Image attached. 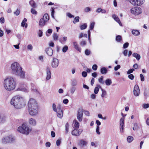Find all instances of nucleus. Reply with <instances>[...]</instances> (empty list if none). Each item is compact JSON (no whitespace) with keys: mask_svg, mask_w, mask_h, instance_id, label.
<instances>
[{"mask_svg":"<svg viewBox=\"0 0 149 149\" xmlns=\"http://www.w3.org/2000/svg\"><path fill=\"white\" fill-rule=\"evenodd\" d=\"M10 103L16 109H20L25 105L24 98L19 95L13 97L11 100Z\"/></svg>","mask_w":149,"mask_h":149,"instance_id":"f257e3e1","label":"nucleus"},{"mask_svg":"<svg viewBox=\"0 0 149 149\" xmlns=\"http://www.w3.org/2000/svg\"><path fill=\"white\" fill-rule=\"evenodd\" d=\"M29 111V114L32 116H36L38 113V105L36 100L31 98L28 104Z\"/></svg>","mask_w":149,"mask_h":149,"instance_id":"f03ea898","label":"nucleus"},{"mask_svg":"<svg viewBox=\"0 0 149 149\" xmlns=\"http://www.w3.org/2000/svg\"><path fill=\"white\" fill-rule=\"evenodd\" d=\"M11 68L13 73L15 75L21 78H25V72L22 70V68L18 63L15 62L13 63L11 65Z\"/></svg>","mask_w":149,"mask_h":149,"instance_id":"7ed1b4c3","label":"nucleus"},{"mask_svg":"<svg viewBox=\"0 0 149 149\" xmlns=\"http://www.w3.org/2000/svg\"><path fill=\"white\" fill-rule=\"evenodd\" d=\"M16 85V81L13 77H7L4 80V87L7 91H11L14 90L15 88Z\"/></svg>","mask_w":149,"mask_h":149,"instance_id":"20e7f679","label":"nucleus"},{"mask_svg":"<svg viewBox=\"0 0 149 149\" xmlns=\"http://www.w3.org/2000/svg\"><path fill=\"white\" fill-rule=\"evenodd\" d=\"M17 130L21 133L28 135L31 131V129L26 124H23L21 127H19L18 128Z\"/></svg>","mask_w":149,"mask_h":149,"instance_id":"39448f33","label":"nucleus"},{"mask_svg":"<svg viewBox=\"0 0 149 149\" xmlns=\"http://www.w3.org/2000/svg\"><path fill=\"white\" fill-rule=\"evenodd\" d=\"M14 140V139L13 136L11 135H9L3 138L2 140V142L3 144L11 143Z\"/></svg>","mask_w":149,"mask_h":149,"instance_id":"423d86ee","label":"nucleus"},{"mask_svg":"<svg viewBox=\"0 0 149 149\" xmlns=\"http://www.w3.org/2000/svg\"><path fill=\"white\" fill-rule=\"evenodd\" d=\"M130 12L135 15H137L142 13V10L140 7H135L131 8Z\"/></svg>","mask_w":149,"mask_h":149,"instance_id":"0eeeda50","label":"nucleus"},{"mask_svg":"<svg viewBox=\"0 0 149 149\" xmlns=\"http://www.w3.org/2000/svg\"><path fill=\"white\" fill-rule=\"evenodd\" d=\"M17 90L24 91L25 92H27L29 91L27 84L25 83L20 84L19 87L17 89Z\"/></svg>","mask_w":149,"mask_h":149,"instance_id":"6e6552de","label":"nucleus"},{"mask_svg":"<svg viewBox=\"0 0 149 149\" xmlns=\"http://www.w3.org/2000/svg\"><path fill=\"white\" fill-rule=\"evenodd\" d=\"M145 2L144 0H130V2L133 5L135 6H141Z\"/></svg>","mask_w":149,"mask_h":149,"instance_id":"1a4fd4ad","label":"nucleus"},{"mask_svg":"<svg viewBox=\"0 0 149 149\" xmlns=\"http://www.w3.org/2000/svg\"><path fill=\"white\" fill-rule=\"evenodd\" d=\"M83 111L82 109H79L77 113V117L78 120L81 122L83 120Z\"/></svg>","mask_w":149,"mask_h":149,"instance_id":"9d476101","label":"nucleus"},{"mask_svg":"<svg viewBox=\"0 0 149 149\" xmlns=\"http://www.w3.org/2000/svg\"><path fill=\"white\" fill-rule=\"evenodd\" d=\"M140 93V91L139 86L137 85H135L134 88V95L135 96L137 97L139 96V95Z\"/></svg>","mask_w":149,"mask_h":149,"instance_id":"9b49d317","label":"nucleus"},{"mask_svg":"<svg viewBox=\"0 0 149 149\" xmlns=\"http://www.w3.org/2000/svg\"><path fill=\"white\" fill-rule=\"evenodd\" d=\"M46 79L48 80L50 79L51 77V73L50 68L47 66L46 68Z\"/></svg>","mask_w":149,"mask_h":149,"instance_id":"f8f14e48","label":"nucleus"},{"mask_svg":"<svg viewBox=\"0 0 149 149\" xmlns=\"http://www.w3.org/2000/svg\"><path fill=\"white\" fill-rule=\"evenodd\" d=\"M59 61L58 59L54 58L52 63V66L53 68H56L58 65Z\"/></svg>","mask_w":149,"mask_h":149,"instance_id":"ddd939ff","label":"nucleus"},{"mask_svg":"<svg viewBox=\"0 0 149 149\" xmlns=\"http://www.w3.org/2000/svg\"><path fill=\"white\" fill-rule=\"evenodd\" d=\"M46 53L49 56H51L53 54V49L50 47L47 48L45 50Z\"/></svg>","mask_w":149,"mask_h":149,"instance_id":"4468645a","label":"nucleus"},{"mask_svg":"<svg viewBox=\"0 0 149 149\" xmlns=\"http://www.w3.org/2000/svg\"><path fill=\"white\" fill-rule=\"evenodd\" d=\"M73 45L74 48L77 50L81 52V49L79 47V45L76 42H73Z\"/></svg>","mask_w":149,"mask_h":149,"instance_id":"2eb2a0df","label":"nucleus"},{"mask_svg":"<svg viewBox=\"0 0 149 149\" xmlns=\"http://www.w3.org/2000/svg\"><path fill=\"white\" fill-rule=\"evenodd\" d=\"M29 123L30 125L35 126L36 124V121L34 119L31 118L29 120Z\"/></svg>","mask_w":149,"mask_h":149,"instance_id":"dca6fc26","label":"nucleus"},{"mask_svg":"<svg viewBox=\"0 0 149 149\" xmlns=\"http://www.w3.org/2000/svg\"><path fill=\"white\" fill-rule=\"evenodd\" d=\"M87 144L86 141H84L83 139L80 140L78 143V145L80 146L83 147L84 146H86Z\"/></svg>","mask_w":149,"mask_h":149,"instance_id":"f3484780","label":"nucleus"},{"mask_svg":"<svg viewBox=\"0 0 149 149\" xmlns=\"http://www.w3.org/2000/svg\"><path fill=\"white\" fill-rule=\"evenodd\" d=\"M112 17L120 26L122 25V24L121 23L117 15H113L112 16Z\"/></svg>","mask_w":149,"mask_h":149,"instance_id":"a211bd4d","label":"nucleus"},{"mask_svg":"<svg viewBox=\"0 0 149 149\" xmlns=\"http://www.w3.org/2000/svg\"><path fill=\"white\" fill-rule=\"evenodd\" d=\"M72 134L73 135L78 136L81 133H80L78 130L74 129L72 131Z\"/></svg>","mask_w":149,"mask_h":149,"instance_id":"6ab92c4d","label":"nucleus"},{"mask_svg":"<svg viewBox=\"0 0 149 149\" xmlns=\"http://www.w3.org/2000/svg\"><path fill=\"white\" fill-rule=\"evenodd\" d=\"M56 112L57 115L58 117L61 118L63 116V113L62 110L57 111Z\"/></svg>","mask_w":149,"mask_h":149,"instance_id":"aec40b11","label":"nucleus"},{"mask_svg":"<svg viewBox=\"0 0 149 149\" xmlns=\"http://www.w3.org/2000/svg\"><path fill=\"white\" fill-rule=\"evenodd\" d=\"M46 22L45 19L42 18L40 20L39 23V25L40 26H43L45 24Z\"/></svg>","mask_w":149,"mask_h":149,"instance_id":"412c9836","label":"nucleus"},{"mask_svg":"<svg viewBox=\"0 0 149 149\" xmlns=\"http://www.w3.org/2000/svg\"><path fill=\"white\" fill-rule=\"evenodd\" d=\"M96 86L94 90V93L95 94H97L98 93L99 91V88L101 89L102 88L101 86L99 84L96 85Z\"/></svg>","mask_w":149,"mask_h":149,"instance_id":"4be33fe9","label":"nucleus"},{"mask_svg":"<svg viewBox=\"0 0 149 149\" xmlns=\"http://www.w3.org/2000/svg\"><path fill=\"white\" fill-rule=\"evenodd\" d=\"M30 5L33 8H36L37 7L36 5L35 2L33 0H31L29 2Z\"/></svg>","mask_w":149,"mask_h":149,"instance_id":"5701e85b","label":"nucleus"},{"mask_svg":"<svg viewBox=\"0 0 149 149\" xmlns=\"http://www.w3.org/2000/svg\"><path fill=\"white\" fill-rule=\"evenodd\" d=\"M133 56L136 58L137 60H139L141 58L140 56L136 53H134L132 54Z\"/></svg>","mask_w":149,"mask_h":149,"instance_id":"b1692460","label":"nucleus"},{"mask_svg":"<svg viewBox=\"0 0 149 149\" xmlns=\"http://www.w3.org/2000/svg\"><path fill=\"white\" fill-rule=\"evenodd\" d=\"M27 21V19L24 18L23 20L22 21V22L21 23V26L22 27H24L25 25V27L26 28L27 27V24H26V23Z\"/></svg>","mask_w":149,"mask_h":149,"instance_id":"393cba45","label":"nucleus"},{"mask_svg":"<svg viewBox=\"0 0 149 149\" xmlns=\"http://www.w3.org/2000/svg\"><path fill=\"white\" fill-rule=\"evenodd\" d=\"M73 123L74 124V125L75 128H78L79 127V123L77 120H74L73 121Z\"/></svg>","mask_w":149,"mask_h":149,"instance_id":"a878e982","label":"nucleus"},{"mask_svg":"<svg viewBox=\"0 0 149 149\" xmlns=\"http://www.w3.org/2000/svg\"><path fill=\"white\" fill-rule=\"evenodd\" d=\"M132 32V34L134 36H138L140 34V32L136 30H133Z\"/></svg>","mask_w":149,"mask_h":149,"instance_id":"bb28decb","label":"nucleus"},{"mask_svg":"<svg viewBox=\"0 0 149 149\" xmlns=\"http://www.w3.org/2000/svg\"><path fill=\"white\" fill-rule=\"evenodd\" d=\"M100 72L102 74H106L107 72V70L105 67H103L101 69Z\"/></svg>","mask_w":149,"mask_h":149,"instance_id":"cd10ccee","label":"nucleus"},{"mask_svg":"<svg viewBox=\"0 0 149 149\" xmlns=\"http://www.w3.org/2000/svg\"><path fill=\"white\" fill-rule=\"evenodd\" d=\"M6 120V117L2 115H0V123H3Z\"/></svg>","mask_w":149,"mask_h":149,"instance_id":"c85d7f7f","label":"nucleus"},{"mask_svg":"<svg viewBox=\"0 0 149 149\" xmlns=\"http://www.w3.org/2000/svg\"><path fill=\"white\" fill-rule=\"evenodd\" d=\"M42 18L45 19L46 22H47L49 19V17L48 14H45L43 16Z\"/></svg>","mask_w":149,"mask_h":149,"instance_id":"c756f323","label":"nucleus"},{"mask_svg":"<svg viewBox=\"0 0 149 149\" xmlns=\"http://www.w3.org/2000/svg\"><path fill=\"white\" fill-rule=\"evenodd\" d=\"M122 40V37L120 35H118L116 37V40L118 42H120Z\"/></svg>","mask_w":149,"mask_h":149,"instance_id":"7c9ffc66","label":"nucleus"},{"mask_svg":"<svg viewBox=\"0 0 149 149\" xmlns=\"http://www.w3.org/2000/svg\"><path fill=\"white\" fill-rule=\"evenodd\" d=\"M105 83L107 85L109 86L111 84L112 81L111 79H107L106 80Z\"/></svg>","mask_w":149,"mask_h":149,"instance_id":"2f4dec72","label":"nucleus"},{"mask_svg":"<svg viewBox=\"0 0 149 149\" xmlns=\"http://www.w3.org/2000/svg\"><path fill=\"white\" fill-rule=\"evenodd\" d=\"M87 25L86 23L81 25L80 26V28L81 30H84L86 28Z\"/></svg>","mask_w":149,"mask_h":149,"instance_id":"473e14b6","label":"nucleus"},{"mask_svg":"<svg viewBox=\"0 0 149 149\" xmlns=\"http://www.w3.org/2000/svg\"><path fill=\"white\" fill-rule=\"evenodd\" d=\"M31 89L33 92H36L37 91V90L36 89V87L34 84H31Z\"/></svg>","mask_w":149,"mask_h":149,"instance_id":"72a5a7b5","label":"nucleus"},{"mask_svg":"<svg viewBox=\"0 0 149 149\" xmlns=\"http://www.w3.org/2000/svg\"><path fill=\"white\" fill-rule=\"evenodd\" d=\"M101 90L102 92V94L101 95V97H103L107 95V93L106 91L102 88H101Z\"/></svg>","mask_w":149,"mask_h":149,"instance_id":"f704fd0d","label":"nucleus"},{"mask_svg":"<svg viewBox=\"0 0 149 149\" xmlns=\"http://www.w3.org/2000/svg\"><path fill=\"white\" fill-rule=\"evenodd\" d=\"M53 39L54 40L57 41L58 39V36L57 33H54L53 34Z\"/></svg>","mask_w":149,"mask_h":149,"instance_id":"c9c22d12","label":"nucleus"},{"mask_svg":"<svg viewBox=\"0 0 149 149\" xmlns=\"http://www.w3.org/2000/svg\"><path fill=\"white\" fill-rule=\"evenodd\" d=\"M133 140V138L132 136H128L127 139V141L129 143L131 142Z\"/></svg>","mask_w":149,"mask_h":149,"instance_id":"e433bc0d","label":"nucleus"},{"mask_svg":"<svg viewBox=\"0 0 149 149\" xmlns=\"http://www.w3.org/2000/svg\"><path fill=\"white\" fill-rule=\"evenodd\" d=\"M95 23L94 22H92L90 23V29L91 30H92L93 29Z\"/></svg>","mask_w":149,"mask_h":149,"instance_id":"4c0bfd02","label":"nucleus"},{"mask_svg":"<svg viewBox=\"0 0 149 149\" xmlns=\"http://www.w3.org/2000/svg\"><path fill=\"white\" fill-rule=\"evenodd\" d=\"M67 38L66 37H64L63 38V40L61 39L60 38L59 39L60 42L62 44H63V41H65L67 40Z\"/></svg>","mask_w":149,"mask_h":149,"instance_id":"58836bf2","label":"nucleus"},{"mask_svg":"<svg viewBox=\"0 0 149 149\" xmlns=\"http://www.w3.org/2000/svg\"><path fill=\"white\" fill-rule=\"evenodd\" d=\"M76 88L74 87H72L70 89V93L71 94H73L76 90Z\"/></svg>","mask_w":149,"mask_h":149,"instance_id":"ea45409f","label":"nucleus"},{"mask_svg":"<svg viewBox=\"0 0 149 149\" xmlns=\"http://www.w3.org/2000/svg\"><path fill=\"white\" fill-rule=\"evenodd\" d=\"M79 16H77L75 17L74 19V21H73L74 24H75L76 22H79Z\"/></svg>","mask_w":149,"mask_h":149,"instance_id":"a19ab883","label":"nucleus"},{"mask_svg":"<svg viewBox=\"0 0 149 149\" xmlns=\"http://www.w3.org/2000/svg\"><path fill=\"white\" fill-rule=\"evenodd\" d=\"M68 49V47L67 46H64L62 49V52L64 53L66 52Z\"/></svg>","mask_w":149,"mask_h":149,"instance_id":"79ce46f5","label":"nucleus"},{"mask_svg":"<svg viewBox=\"0 0 149 149\" xmlns=\"http://www.w3.org/2000/svg\"><path fill=\"white\" fill-rule=\"evenodd\" d=\"M103 77L101 76L100 78L98 79L99 82L101 84H104V82L103 81Z\"/></svg>","mask_w":149,"mask_h":149,"instance_id":"37998d69","label":"nucleus"},{"mask_svg":"<svg viewBox=\"0 0 149 149\" xmlns=\"http://www.w3.org/2000/svg\"><path fill=\"white\" fill-rule=\"evenodd\" d=\"M69 124L68 123H67L65 125V133H67L68 132L69 130Z\"/></svg>","mask_w":149,"mask_h":149,"instance_id":"c03bdc74","label":"nucleus"},{"mask_svg":"<svg viewBox=\"0 0 149 149\" xmlns=\"http://www.w3.org/2000/svg\"><path fill=\"white\" fill-rule=\"evenodd\" d=\"M31 12L32 14L34 15H36L37 13V12L35 9H34L33 8H32L31 9Z\"/></svg>","mask_w":149,"mask_h":149,"instance_id":"a18cd8bd","label":"nucleus"},{"mask_svg":"<svg viewBox=\"0 0 149 149\" xmlns=\"http://www.w3.org/2000/svg\"><path fill=\"white\" fill-rule=\"evenodd\" d=\"M85 53L86 55L87 56H88L90 54L91 52L88 49H86L85 50Z\"/></svg>","mask_w":149,"mask_h":149,"instance_id":"49530a36","label":"nucleus"},{"mask_svg":"<svg viewBox=\"0 0 149 149\" xmlns=\"http://www.w3.org/2000/svg\"><path fill=\"white\" fill-rule=\"evenodd\" d=\"M124 118L123 117L121 118L120 120V125H124Z\"/></svg>","mask_w":149,"mask_h":149,"instance_id":"de8ad7c7","label":"nucleus"},{"mask_svg":"<svg viewBox=\"0 0 149 149\" xmlns=\"http://www.w3.org/2000/svg\"><path fill=\"white\" fill-rule=\"evenodd\" d=\"M52 108L54 111L55 112L57 111V109H56V106L54 103H53L52 104Z\"/></svg>","mask_w":149,"mask_h":149,"instance_id":"09e8293b","label":"nucleus"},{"mask_svg":"<svg viewBox=\"0 0 149 149\" xmlns=\"http://www.w3.org/2000/svg\"><path fill=\"white\" fill-rule=\"evenodd\" d=\"M128 77L130 79L132 80L134 78V76L132 74H130L128 76Z\"/></svg>","mask_w":149,"mask_h":149,"instance_id":"8fccbe9b","label":"nucleus"},{"mask_svg":"<svg viewBox=\"0 0 149 149\" xmlns=\"http://www.w3.org/2000/svg\"><path fill=\"white\" fill-rule=\"evenodd\" d=\"M80 45L81 46H84L86 45V41L82 40L80 42Z\"/></svg>","mask_w":149,"mask_h":149,"instance_id":"3c124183","label":"nucleus"},{"mask_svg":"<svg viewBox=\"0 0 149 149\" xmlns=\"http://www.w3.org/2000/svg\"><path fill=\"white\" fill-rule=\"evenodd\" d=\"M134 71V69H132L130 70H129L127 72V74H130L133 72Z\"/></svg>","mask_w":149,"mask_h":149,"instance_id":"603ef678","label":"nucleus"},{"mask_svg":"<svg viewBox=\"0 0 149 149\" xmlns=\"http://www.w3.org/2000/svg\"><path fill=\"white\" fill-rule=\"evenodd\" d=\"M42 32L41 30H39L38 32V34L39 37H41L42 36Z\"/></svg>","mask_w":149,"mask_h":149,"instance_id":"864d4df0","label":"nucleus"},{"mask_svg":"<svg viewBox=\"0 0 149 149\" xmlns=\"http://www.w3.org/2000/svg\"><path fill=\"white\" fill-rule=\"evenodd\" d=\"M97 66L96 64L93 65L92 67V68L94 70H97Z\"/></svg>","mask_w":149,"mask_h":149,"instance_id":"5fc2aeb1","label":"nucleus"},{"mask_svg":"<svg viewBox=\"0 0 149 149\" xmlns=\"http://www.w3.org/2000/svg\"><path fill=\"white\" fill-rule=\"evenodd\" d=\"M77 83V81L75 80H74L72 81V84L73 86H75Z\"/></svg>","mask_w":149,"mask_h":149,"instance_id":"6e6d98bb","label":"nucleus"},{"mask_svg":"<svg viewBox=\"0 0 149 149\" xmlns=\"http://www.w3.org/2000/svg\"><path fill=\"white\" fill-rule=\"evenodd\" d=\"M129 43L128 42H126L124 43L123 45V48L124 49L127 48L129 46Z\"/></svg>","mask_w":149,"mask_h":149,"instance_id":"4d7b16f0","label":"nucleus"},{"mask_svg":"<svg viewBox=\"0 0 149 149\" xmlns=\"http://www.w3.org/2000/svg\"><path fill=\"white\" fill-rule=\"evenodd\" d=\"M99 130H100V127L99 126H97L96 127V132L98 134H99V135L100 134V132Z\"/></svg>","mask_w":149,"mask_h":149,"instance_id":"13d9d810","label":"nucleus"},{"mask_svg":"<svg viewBox=\"0 0 149 149\" xmlns=\"http://www.w3.org/2000/svg\"><path fill=\"white\" fill-rule=\"evenodd\" d=\"M143 107L144 108L146 109L149 107V104H144L143 105Z\"/></svg>","mask_w":149,"mask_h":149,"instance_id":"bf43d9fd","label":"nucleus"},{"mask_svg":"<svg viewBox=\"0 0 149 149\" xmlns=\"http://www.w3.org/2000/svg\"><path fill=\"white\" fill-rule=\"evenodd\" d=\"M91 9L89 7H86L84 9V11L85 12H88L91 10Z\"/></svg>","mask_w":149,"mask_h":149,"instance_id":"052dcab7","label":"nucleus"},{"mask_svg":"<svg viewBox=\"0 0 149 149\" xmlns=\"http://www.w3.org/2000/svg\"><path fill=\"white\" fill-rule=\"evenodd\" d=\"M82 75L83 77H85L87 76V73L86 72L83 71L82 72Z\"/></svg>","mask_w":149,"mask_h":149,"instance_id":"680f3d73","label":"nucleus"},{"mask_svg":"<svg viewBox=\"0 0 149 149\" xmlns=\"http://www.w3.org/2000/svg\"><path fill=\"white\" fill-rule=\"evenodd\" d=\"M61 143V139H58L56 141V144L58 146H59Z\"/></svg>","mask_w":149,"mask_h":149,"instance_id":"e2e57ef3","label":"nucleus"},{"mask_svg":"<svg viewBox=\"0 0 149 149\" xmlns=\"http://www.w3.org/2000/svg\"><path fill=\"white\" fill-rule=\"evenodd\" d=\"M20 13V11L18 9H17L16 11L14 13L17 16L19 15Z\"/></svg>","mask_w":149,"mask_h":149,"instance_id":"0e129e2a","label":"nucleus"},{"mask_svg":"<svg viewBox=\"0 0 149 149\" xmlns=\"http://www.w3.org/2000/svg\"><path fill=\"white\" fill-rule=\"evenodd\" d=\"M84 114L87 116H89V112L88 111L84 110L83 111Z\"/></svg>","mask_w":149,"mask_h":149,"instance_id":"69168bd1","label":"nucleus"},{"mask_svg":"<svg viewBox=\"0 0 149 149\" xmlns=\"http://www.w3.org/2000/svg\"><path fill=\"white\" fill-rule=\"evenodd\" d=\"M120 65H117L114 68V70L115 71H117L118 69H120Z\"/></svg>","mask_w":149,"mask_h":149,"instance_id":"338daca9","label":"nucleus"},{"mask_svg":"<svg viewBox=\"0 0 149 149\" xmlns=\"http://www.w3.org/2000/svg\"><path fill=\"white\" fill-rule=\"evenodd\" d=\"M128 51L127 49H125L123 52V54L125 56H126L127 55Z\"/></svg>","mask_w":149,"mask_h":149,"instance_id":"774afa93","label":"nucleus"}]
</instances>
